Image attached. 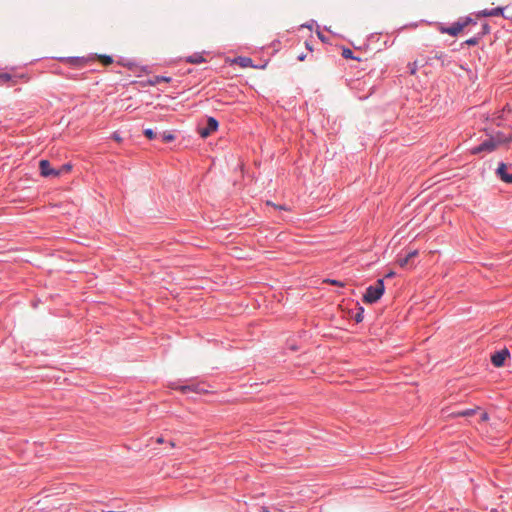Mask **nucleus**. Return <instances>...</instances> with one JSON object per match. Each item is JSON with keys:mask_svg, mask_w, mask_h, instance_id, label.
Instances as JSON below:
<instances>
[{"mask_svg": "<svg viewBox=\"0 0 512 512\" xmlns=\"http://www.w3.org/2000/svg\"><path fill=\"white\" fill-rule=\"evenodd\" d=\"M385 293L384 279H377L374 285H370L366 288L363 294V302L366 304H374L378 302Z\"/></svg>", "mask_w": 512, "mask_h": 512, "instance_id": "nucleus-1", "label": "nucleus"}, {"mask_svg": "<svg viewBox=\"0 0 512 512\" xmlns=\"http://www.w3.org/2000/svg\"><path fill=\"white\" fill-rule=\"evenodd\" d=\"M189 384L181 385L179 381L171 382L169 387L173 390H179L182 394L187 393H196V394H206L208 390L203 387L200 382H195L193 379L190 380Z\"/></svg>", "mask_w": 512, "mask_h": 512, "instance_id": "nucleus-2", "label": "nucleus"}, {"mask_svg": "<svg viewBox=\"0 0 512 512\" xmlns=\"http://www.w3.org/2000/svg\"><path fill=\"white\" fill-rule=\"evenodd\" d=\"M219 128V122L215 117L207 116L204 124L199 125L198 133L202 138L209 137L213 132Z\"/></svg>", "mask_w": 512, "mask_h": 512, "instance_id": "nucleus-3", "label": "nucleus"}, {"mask_svg": "<svg viewBox=\"0 0 512 512\" xmlns=\"http://www.w3.org/2000/svg\"><path fill=\"white\" fill-rule=\"evenodd\" d=\"M497 148L494 139L490 135L487 139L482 141L479 145H476L470 149L472 155H479L482 153H491Z\"/></svg>", "mask_w": 512, "mask_h": 512, "instance_id": "nucleus-4", "label": "nucleus"}, {"mask_svg": "<svg viewBox=\"0 0 512 512\" xmlns=\"http://www.w3.org/2000/svg\"><path fill=\"white\" fill-rule=\"evenodd\" d=\"M39 172L43 178H56L60 176L57 168H53L48 159H41L39 161Z\"/></svg>", "mask_w": 512, "mask_h": 512, "instance_id": "nucleus-5", "label": "nucleus"}, {"mask_svg": "<svg viewBox=\"0 0 512 512\" xmlns=\"http://www.w3.org/2000/svg\"><path fill=\"white\" fill-rule=\"evenodd\" d=\"M508 358H510V351L508 348L504 347L503 349L497 350L494 353H492L490 361L494 367L500 368L505 365V362Z\"/></svg>", "mask_w": 512, "mask_h": 512, "instance_id": "nucleus-6", "label": "nucleus"}, {"mask_svg": "<svg viewBox=\"0 0 512 512\" xmlns=\"http://www.w3.org/2000/svg\"><path fill=\"white\" fill-rule=\"evenodd\" d=\"M497 177L507 184H512V166L505 163L500 162L496 169Z\"/></svg>", "mask_w": 512, "mask_h": 512, "instance_id": "nucleus-7", "label": "nucleus"}, {"mask_svg": "<svg viewBox=\"0 0 512 512\" xmlns=\"http://www.w3.org/2000/svg\"><path fill=\"white\" fill-rule=\"evenodd\" d=\"M505 8L504 7H495L492 9H484L477 13L478 17H490V16H502L506 19H510V16H506L504 14Z\"/></svg>", "mask_w": 512, "mask_h": 512, "instance_id": "nucleus-8", "label": "nucleus"}, {"mask_svg": "<svg viewBox=\"0 0 512 512\" xmlns=\"http://www.w3.org/2000/svg\"><path fill=\"white\" fill-rule=\"evenodd\" d=\"M234 61H235V63L240 65L242 68H248V67L264 68L266 66V64L261 65V66L254 65L253 60L250 57H247V56H238L237 58H235Z\"/></svg>", "mask_w": 512, "mask_h": 512, "instance_id": "nucleus-9", "label": "nucleus"}, {"mask_svg": "<svg viewBox=\"0 0 512 512\" xmlns=\"http://www.w3.org/2000/svg\"><path fill=\"white\" fill-rule=\"evenodd\" d=\"M491 136L494 139L497 147L502 144H508L512 141L511 135H506L505 133H503L501 131H498V132H496L495 135H491Z\"/></svg>", "mask_w": 512, "mask_h": 512, "instance_id": "nucleus-10", "label": "nucleus"}, {"mask_svg": "<svg viewBox=\"0 0 512 512\" xmlns=\"http://www.w3.org/2000/svg\"><path fill=\"white\" fill-rule=\"evenodd\" d=\"M417 255H418V250H412V251L408 252L405 256H400L397 259V263L400 267H405Z\"/></svg>", "mask_w": 512, "mask_h": 512, "instance_id": "nucleus-11", "label": "nucleus"}, {"mask_svg": "<svg viewBox=\"0 0 512 512\" xmlns=\"http://www.w3.org/2000/svg\"><path fill=\"white\" fill-rule=\"evenodd\" d=\"M185 61L187 63L191 64H201L206 62V59L204 58L203 54L200 52H195L192 55H189L185 58Z\"/></svg>", "mask_w": 512, "mask_h": 512, "instance_id": "nucleus-12", "label": "nucleus"}, {"mask_svg": "<svg viewBox=\"0 0 512 512\" xmlns=\"http://www.w3.org/2000/svg\"><path fill=\"white\" fill-rule=\"evenodd\" d=\"M463 25L458 21L454 22L452 25H450L449 27H447V34L450 35V36H457L462 30H463Z\"/></svg>", "mask_w": 512, "mask_h": 512, "instance_id": "nucleus-13", "label": "nucleus"}, {"mask_svg": "<svg viewBox=\"0 0 512 512\" xmlns=\"http://www.w3.org/2000/svg\"><path fill=\"white\" fill-rule=\"evenodd\" d=\"M365 309L360 305L359 302L356 303V313L352 316L356 323H361L364 319Z\"/></svg>", "mask_w": 512, "mask_h": 512, "instance_id": "nucleus-14", "label": "nucleus"}, {"mask_svg": "<svg viewBox=\"0 0 512 512\" xmlns=\"http://www.w3.org/2000/svg\"><path fill=\"white\" fill-rule=\"evenodd\" d=\"M170 81H171V77L162 76V75H156L149 82L152 85H156V84L161 83V82H170Z\"/></svg>", "mask_w": 512, "mask_h": 512, "instance_id": "nucleus-15", "label": "nucleus"}, {"mask_svg": "<svg viewBox=\"0 0 512 512\" xmlns=\"http://www.w3.org/2000/svg\"><path fill=\"white\" fill-rule=\"evenodd\" d=\"M342 57L345 59L360 60V58L354 56V52L350 48H342Z\"/></svg>", "mask_w": 512, "mask_h": 512, "instance_id": "nucleus-16", "label": "nucleus"}, {"mask_svg": "<svg viewBox=\"0 0 512 512\" xmlns=\"http://www.w3.org/2000/svg\"><path fill=\"white\" fill-rule=\"evenodd\" d=\"M490 31H491L490 25L487 22H485L482 24L481 30L479 32H477L476 34L478 35V37L480 39H482L485 35L489 34Z\"/></svg>", "mask_w": 512, "mask_h": 512, "instance_id": "nucleus-17", "label": "nucleus"}, {"mask_svg": "<svg viewBox=\"0 0 512 512\" xmlns=\"http://www.w3.org/2000/svg\"><path fill=\"white\" fill-rule=\"evenodd\" d=\"M481 39L478 37L477 34H475L473 37H470L469 39L465 40L462 44H461V47H464V45H467V46H475L479 43Z\"/></svg>", "mask_w": 512, "mask_h": 512, "instance_id": "nucleus-18", "label": "nucleus"}, {"mask_svg": "<svg viewBox=\"0 0 512 512\" xmlns=\"http://www.w3.org/2000/svg\"><path fill=\"white\" fill-rule=\"evenodd\" d=\"M458 20L463 25V28L467 27L470 24H473V25L477 24V21L475 19H473L471 16H465Z\"/></svg>", "mask_w": 512, "mask_h": 512, "instance_id": "nucleus-19", "label": "nucleus"}, {"mask_svg": "<svg viewBox=\"0 0 512 512\" xmlns=\"http://www.w3.org/2000/svg\"><path fill=\"white\" fill-rule=\"evenodd\" d=\"M162 141L164 143H170L175 140V135L172 132L165 131L161 134Z\"/></svg>", "mask_w": 512, "mask_h": 512, "instance_id": "nucleus-20", "label": "nucleus"}, {"mask_svg": "<svg viewBox=\"0 0 512 512\" xmlns=\"http://www.w3.org/2000/svg\"><path fill=\"white\" fill-rule=\"evenodd\" d=\"M143 135L148 139V140H154L157 138V133L152 129V128H145L143 130Z\"/></svg>", "mask_w": 512, "mask_h": 512, "instance_id": "nucleus-21", "label": "nucleus"}, {"mask_svg": "<svg viewBox=\"0 0 512 512\" xmlns=\"http://www.w3.org/2000/svg\"><path fill=\"white\" fill-rule=\"evenodd\" d=\"M72 169V164L70 162L62 164L57 170L60 172V176L68 173Z\"/></svg>", "mask_w": 512, "mask_h": 512, "instance_id": "nucleus-22", "label": "nucleus"}, {"mask_svg": "<svg viewBox=\"0 0 512 512\" xmlns=\"http://www.w3.org/2000/svg\"><path fill=\"white\" fill-rule=\"evenodd\" d=\"M325 283H328L330 285H334V286H337V287H344L345 286V283L340 281V280H337V279H331V278H327L324 280Z\"/></svg>", "mask_w": 512, "mask_h": 512, "instance_id": "nucleus-23", "label": "nucleus"}, {"mask_svg": "<svg viewBox=\"0 0 512 512\" xmlns=\"http://www.w3.org/2000/svg\"><path fill=\"white\" fill-rule=\"evenodd\" d=\"M61 60L68 61L72 64H77L79 62H83L84 58H82V57H64V58H61Z\"/></svg>", "mask_w": 512, "mask_h": 512, "instance_id": "nucleus-24", "label": "nucleus"}, {"mask_svg": "<svg viewBox=\"0 0 512 512\" xmlns=\"http://www.w3.org/2000/svg\"><path fill=\"white\" fill-rule=\"evenodd\" d=\"M12 78H13V76L10 73H7V72L0 73V82L1 83L11 81Z\"/></svg>", "mask_w": 512, "mask_h": 512, "instance_id": "nucleus-25", "label": "nucleus"}, {"mask_svg": "<svg viewBox=\"0 0 512 512\" xmlns=\"http://www.w3.org/2000/svg\"><path fill=\"white\" fill-rule=\"evenodd\" d=\"M287 348L289 350H291V351H294V352H296V351H298L300 349V347L294 341H288L287 342Z\"/></svg>", "mask_w": 512, "mask_h": 512, "instance_id": "nucleus-26", "label": "nucleus"}, {"mask_svg": "<svg viewBox=\"0 0 512 512\" xmlns=\"http://www.w3.org/2000/svg\"><path fill=\"white\" fill-rule=\"evenodd\" d=\"M433 58L437 59V60H441L442 65H444V60L447 58V55L443 52H436Z\"/></svg>", "mask_w": 512, "mask_h": 512, "instance_id": "nucleus-27", "label": "nucleus"}, {"mask_svg": "<svg viewBox=\"0 0 512 512\" xmlns=\"http://www.w3.org/2000/svg\"><path fill=\"white\" fill-rule=\"evenodd\" d=\"M475 413L474 409H466L458 413V415L463 417H469Z\"/></svg>", "mask_w": 512, "mask_h": 512, "instance_id": "nucleus-28", "label": "nucleus"}, {"mask_svg": "<svg viewBox=\"0 0 512 512\" xmlns=\"http://www.w3.org/2000/svg\"><path fill=\"white\" fill-rule=\"evenodd\" d=\"M273 206L276 208V209H279V210H285V211H288L289 208L286 206V205H277V204H273Z\"/></svg>", "mask_w": 512, "mask_h": 512, "instance_id": "nucleus-29", "label": "nucleus"}, {"mask_svg": "<svg viewBox=\"0 0 512 512\" xmlns=\"http://www.w3.org/2000/svg\"><path fill=\"white\" fill-rule=\"evenodd\" d=\"M417 71L416 63H413V65L410 67V74L414 75Z\"/></svg>", "mask_w": 512, "mask_h": 512, "instance_id": "nucleus-30", "label": "nucleus"}, {"mask_svg": "<svg viewBox=\"0 0 512 512\" xmlns=\"http://www.w3.org/2000/svg\"><path fill=\"white\" fill-rule=\"evenodd\" d=\"M447 27L448 26H444L443 24H441V26L439 27V31L443 34H447Z\"/></svg>", "mask_w": 512, "mask_h": 512, "instance_id": "nucleus-31", "label": "nucleus"}, {"mask_svg": "<svg viewBox=\"0 0 512 512\" xmlns=\"http://www.w3.org/2000/svg\"><path fill=\"white\" fill-rule=\"evenodd\" d=\"M314 24H317V23H316V21H315V20H311V22H310V23H307V24H305V25H303V26H304V27H307V28H309V29H312V26H313Z\"/></svg>", "mask_w": 512, "mask_h": 512, "instance_id": "nucleus-32", "label": "nucleus"}, {"mask_svg": "<svg viewBox=\"0 0 512 512\" xmlns=\"http://www.w3.org/2000/svg\"><path fill=\"white\" fill-rule=\"evenodd\" d=\"M395 276V272L390 270L386 275H385V278H392Z\"/></svg>", "mask_w": 512, "mask_h": 512, "instance_id": "nucleus-33", "label": "nucleus"}, {"mask_svg": "<svg viewBox=\"0 0 512 512\" xmlns=\"http://www.w3.org/2000/svg\"><path fill=\"white\" fill-rule=\"evenodd\" d=\"M318 37L321 41L325 42L326 41V37L321 33V32H318Z\"/></svg>", "mask_w": 512, "mask_h": 512, "instance_id": "nucleus-34", "label": "nucleus"}, {"mask_svg": "<svg viewBox=\"0 0 512 512\" xmlns=\"http://www.w3.org/2000/svg\"><path fill=\"white\" fill-rule=\"evenodd\" d=\"M305 58H306V55L303 53L297 56V60H299V61H303Z\"/></svg>", "mask_w": 512, "mask_h": 512, "instance_id": "nucleus-35", "label": "nucleus"}, {"mask_svg": "<svg viewBox=\"0 0 512 512\" xmlns=\"http://www.w3.org/2000/svg\"><path fill=\"white\" fill-rule=\"evenodd\" d=\"M104 57H105L107 63H112L113 62V59H112L111 56H104Z\"/></svg>", "mask_w": 512, "mask_h": 512, "instance_id": "nucleus-36", "label": "nucleus"}, {"mask_svg": "<svg viewBox=\"0 0 512 512\" xmlns=\"http://www.w3.org/2000/svg\"><path fill=\"white\" fill-rule=\"evenodd\" d=\"M261 510H262V512H270V511H269V508H268V507H266V506H262V507H261Z\"/></svg>", "mask_w": 512, "mask_h": 512, "instance_id": "nucleus-37", "label": "nucleus"}, {"mask_svg": "<svg viewBox=\"0 0 512 512\" xmlns=\"http://www.w3.org/2000/svg\"><path fill=\"white\" fill-rule=\"evenodd\" d=\"M305 46H306V48H307V49H309L310 51H312V47L310 46V44H309V42H308V41H306V42H305Z\"/></svg>", "mask_w": 512, "mask_h": 512, "instance_id": "nucleus-38", "label": "nucleus"}, {"mask_svg": "<svg viewBox=\"0 0 512 512\" xmlns=\"http://www.w3.org/2000/svg\"><path fill=\"white\" fill-rule=\"evenodd\" d=\"M487 418H488V415H487V413H485V414L483 415V419H487Z\"/></svg>", "mask_w": 512, "mask_h": 512, "instance_id": "nucleus-39", "label": "nucleus"}, {"mask_svg": "<svg viewBox=\"0 0 512 512\" xmlns=\"http://www.w3.org/2000/svg\"><path fill=\"white\" fill-rule=\"evenodd\" d=\"M107 512H124V511H113V510H109Z\"/></svg>", "mask_w": 512, "mask_h": 512, "instance_id": "nucleus-40", "label": "nucleus"}, {"mask_svg": "<svg viewBox=\"0 0 512 512\" xmlns=\"http://www.w3.org/2000/svg\"><path fill=\"white\" fill-rule=\"evenodd\" d=\"M158 442H163V439L162 438H158Z\"/></svg>", "mask_w": 512, "mask_h": 512, "instance_id": "nucleus-41", "label": "nucleus"}]
</instances>
